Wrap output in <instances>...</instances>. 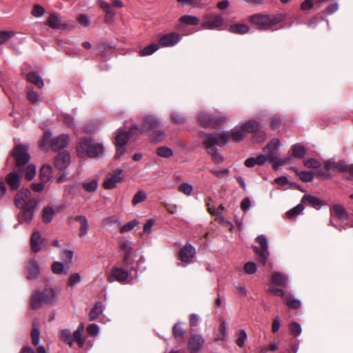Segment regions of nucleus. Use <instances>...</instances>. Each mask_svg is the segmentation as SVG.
Segmentation results:
<instances>
[{"instance_id":"nucleus-1","label":"nucleus","mask_w":353,"mask_h":353,"mask_svg":"<svg viewBox=\"0 0 353 353\" xmlns=\"http://www.w3.org/2000/svg\"><path fill=\"white\" fill-rule=\"evenodd\" d=\"M203 143L205 150L211 157L214 162L220 164L223 161V158L220 155L215 145H222L226 144L230 141V133L228 132H222L216 134H206L201 135Z\"/></svg>"},{"instance_id":"nucleus-2","label":"nucleus","mask_w":353,"mask_h":353,"mask_svg":"<svg viewBox=\"0 0 353 353\" xmlns=\"http://www.w3.org/2000/svg\"><path fill=\"white\" fill-rule=\"evenodd\" d=\"M59 293L49 285H46L43 291L37 290L32 294L30 305L34 310L38 309L42 305H52L55 304L59 298Z\"/></svg>"},{"instance_id":"nucleus-3","label":"nucleus","mask_w":353,"mask_h":353,"mask_svg":"<svg viewBox=\"0 0 353 353\" xmlns=\"http://www.w3.org/2000/svg\"><path fill=\"white\" fill-rule=\"evenodd\" d=\"M77 155L81 158L88 157L90 158L100 157L103 152L102 144L95 142L91 138H84L79 141L77 145Z\"/></svg>"},{"instance_id":"nucleus-4","label":"nucleus","mask_w":353,"mask_h":353,"mask_svg":"<svg viewBox=\"0 0 353 353\" xmlns=\"http://www.w3.org/2000/svg\"><path fill=\"white\" fill-rule=\"evenodd\" d=\"M69 142L70 137L68 134H63L55 137H52V133L46 131L43 133L39 145L43 150H48V147L50 146L52 150L58 151L66 148Z\"/></svg>"},{"instance_id":"nucleus-5","label":"nucleus","mask_w":353,"mask_h":353,"mask_svg":"<svg viewBox=\"0 0 353 353\" xmlns=\"http://www.w3.org/2000/svg\"><path fill=\"white\" fill-rule=\"evenodd\" d=\"M286 18L284 13L276 14H256L250 17V21L256 26H260L262 30L270 29L273 26L282 21Z\"/></svg>"},{"instance_id":"nucleus-6","label":"nucleus","mask_w":353,"mask_h":353,"mask_svg":"<svg viewBox=\"0 0 353 353\" xmlns=\"http://www.w3.org/2000/svg\"><path fill=\"white\" fill-rule=\"evenodd\" d=\"M161 124L160 120L154 115L148 114L144 117L142 125L137 124L132 125L130 130V135L139 134L142 132H153L157 129Z\"/></svg>"},{"instance_id":"nucleus-7","label":"nucleus","mask_w":353,"mask_h":353,"mask_svg":"<svg viewBox=\"0 0 353 353\" xmlns=\"http://www.w3.org/2000/svg\"><path fill=\"white\" fill-rule=\"evenodd\" d=\"M122 267L112 268L110 273L108 276V281L110 283L117 281L121 283H123L128 280L133 269L130 263L124 265L121 263Z\"/></svg>"},{"instance_id":"nucleus-8","label":"nucleus","mask_w":353,"mask_h":353,"mask_svg":"<svg viewBox=\"0 0 353 353\" xmlns=\"http://www.w3.org/2000/svg\"><path fill=\"white\" fill-rule=\"evenodd\" d=\"M14 204L18 208L28 206H38V201L31 196V192L28 189L22 188L14 197Z\"/></svg>"},{"instance_id":"nucleus-9","label":"nucleus","mask_w":353,"mask_h":353,"mask_svg":"<svg viewBox=\"0 0 353 353\" xmlns=\"http://www.w3.org/2000/svg\"><path fill=\"white\" fill-rule=\"evenodd\" d=\"M256 241L261 246V248L253 246L254 251L258 256L257 261L259 263H262L263 265H265L270 255L268 251V240L265 235L261 234L256 237Z\"/></svg>"},{"instance_id":"nucleus-10","label":"nucleus","mask_w":353,"mask_h":353,"mask_svg":"<svg viewBox=\"0 0 353 353\" xmlns=\"http://www.w3.org/2000/svg\"><path fill=\"white\" fill-rule=\"evenodd\" d=\"M224 18L220 14L210 13L203 16V21L201 26L204 29L214 30L220 29L224 24Z\"/></svg>"},{"instance_id":"nucleus-11","label":"nucleus","mask_w":353,"mask_h":353,"mask_svg":"<svg viewBox=\"0 0 353 353\" xmlns=\"http://www.w3.org/2000/svg\"><path fill=\"white\" fill-rule=\"evenodd\" d=\"M26 146L19 145L16 146L12 151V155L14 157L16 166L19 170L26 164L30 160V154Z\"/></svg>"},{"instance_id":"nucleus-12","label":"nucleus","mask_w":353,"mask_h":353,"mask_svg":"<svg viewBox=\"0 0 353 353\" xmlns=\"http://www.w3.org/2000/svg\"><path fill=\"white\" fill-rule=\"evenodd\" d=\"M198 120L203 126H216L225 121L226 117L222 114L213 117L210 114L201 112L199 115Z\"/></svg>"},{"instance_id":"nucleus-13","label":"nucleus","mask_w":353,"mask_h":353,"mask_svg":"<svg viewBox=\"0 0 353 353\" xmlns=\"http://www.w3.org/2000/svg\"><path fill=\"white\" fill-rule=\"evenodd\" d=\"M123 170L117 169L113 171L108 178L103 181V188L106 190H110L116 186V184L123 179Z\"/></svg>"},{"instance_id":"nucleus-14","label":"nucleus","mask_w":353,"mask_h":353,"mask_svg":"<svg viewBox=\"0 0 353 353\" xmlns=\"http://www.w3.org/2000/svg\"><path fill=\"white\" fill-rule=\"evenodd\" d=\"M181 36L176 32L168 33L160 37L159 45L163 47L173 46L181 40Z\"/></svg>"},{"instance_id":"nucleus-15","label":"nucleus","mask_w":353,"mask_h":353,"mask_svg":"<svg viewBox=\"0 0 353 353\" xmlns=\"http://www.w3.org/2000/svg\"><path fill=\"white\" fill-rule=\"evenodd\" d=\"M280 146L281 142L277 139H273L265 146L264 152L270 161H275L276 158H279L277 153Z\"/></svg>"},{"instance_id":"nucleus-16","label":"nucleus","mask_w":353,"mask_h":353,"mask_svg":"<svg viewBox=\"0 0 353 353\" xmlns=\"http://www.w3.org/2000/svg\"><path fill=\"white\" fill-rule=\"evenodd\" d=\"M70 155L68 151L59 152L54 159V165L57 168L62 170L70 164Z\"/></svg>"},{"instance_id":"nucleus-17","label":"nucleus","mask_w":353,"mask_h":353,"mask_svg":"<svg viewBox=\"0 0 353 353\" xmlns=\"http://www.w3.org/2000/svg\"><path fill=\"white\" fill-rule=\"evenodd\" d=\"M37 206H28L20 208L21 212L18 214L19 221L22 223L23 222L30 223L34 217V212Z\"/></svg>"},{"instance_id":"nucleus-18","label":"nucleus","mask_w":353,"mask_h":353,"mask_svg":"<svg viewBox=\"0 0 353 353\" xmlns=\"http://www.w3.org/2000/svg\"><path fill=\"white\" fill-rule=\"evenodd\" d=\"M195 252L196 250L192 245L186 244L180 250L179 259L182 262L186 264H189L191 263L192 259L195 254Z\"/></svg>"},{"instance_id":"nucleus-19","label":"nucleus","mask_w":353,"mask_h":353,"mask_svg":"<svg viewBox=\"0 0 353 353\" xmlns=\"http://www.w3.org/2000/svg\"><path fill=\"white\" fill-rule=\"evenodd\" d=\"M121 250L124 252L123 263L124 265L130 263V259L132 251V242L127 239H120L118 241Z\"/></svg>"},{"instance_id":"nucleus-20","label":"nucleus","mask_w":353,"mask_h":353,"mask_svg":"<svg viewBox=\"0 0 353 353\" xmlns=\"http://www.w3.org/2000/svg\"><path fill=\"white\" fill-rule=\"evenodd\" d=\"M31 249L34 253L39 252L44 245V239L41 238L40 233L36 231L32 233L30 239Z\"/></svg>"},{"instance_id":"nucleus-21","label":"nucleus","mask_w":353,"mask_h":353,"mask_svg":"<svg viewBox=\"0 0 353 353\" xmlns=\"http://www.w3.org/2000/svg\"><path fill=\"white\" fill-rule=\"evenodd\" d=\"M204 344V339L199 334H192L188 341V347L192 352H197Z\"/></svg>"},{"instance_id":"nucleus-22","label":"nucleus","mask_w":353,"mask_h":353,"mask_svg":"<svg viewBox=\"0 0 353 353\" xmlns=\"http://www.w3.org/2000/svg\"><path fill=\"white\" fill-rule=\"evenodd\" d=\"M6 181L12 190H17L21 184L20 176L17 172L9 173L6 177Z\"/></svg>"},{"instance_id":"nucleus-23","label":"nucleus","mask_w":353,"mask_h":353,"mask_svg":"<svg viewBox=\"0 0 353 353\" xmlns=\"http://www.w3.org/2000/svg\"><path fill=\"white\" fill-rule=\"evenodd\" d=\"M28 279H34L37 278L40 274V268L39 263L34 259L30 260L27 264Z\"/></svg>"},{"instance_id":"nucleus-24","label":"nucleus","mask_w":353,"mask_h":353,"mask_svg":"<svg viewBox=\"0 0 353 353\" xmlns=\"http://www.w3.org/2000/svg\"><path fill=\"white\" fill-rule=\"evenodd\" d=\"M260 128V123L255 119H250L241 125V130L248 133H254L259 130Z\"/></svg>"},{"instance_id":"nucleus-25","label":"nucleus","mask_w":353,"mask_h":353,"mask_svg":"<svg viewBox=\"0 0 353 353\" xmlns=\"http://www.w3.org/2000/svg\"><path fill=\"white\" fill-rule=\"evenodd\" d=\"M75 220L80 223L79 236H85L88 233L89 225L87 218L83 215H79L75 217Z\"/></svg>"},{"instance_id":"nucleus-26","label":"nucleus","mask_w":353,"mask_h":353,"mask_svg":"<svg viewBox=\"0 0 353 353\" xmlns=\"http://www.w3.org/2000/svg\"><path fill=\"white\" fill-rule=\"evenodd\" d=\"M288 281V276L281 272H274L272 275V283L282 287H286Z\"/></svg>"},{"instance_id":"nucleus-27","label":"nucleus","mask_w":353,"mask_h":353,"mask_svg":"<svg viewBox=\"0 0 353 353\" xmlns=\"http://www.w3.org/2000/svg\"><path fill=\"white\" fill-rule=\"evenodd\" d=\"M301 202L317 209H319L321 206V200L311 194H305L301 199Z\"/></svg>"},{"instance_id":"nucleus-28","label":"nucleus","mask_w":353,"mask_h":353,"mask_svg":"<svg viewBox=\"0 0 353 353\" xmlns=\"http://www.w3.org/2000/svg\"><path fill=\"white\" fill-rule=\"evenodd\" d=\"M228 30L234 34H244L249 32L250 27L245 23H236L230 26Z\"/></svg>"},{"instance_id":"nucleus-29","label":"nucleus","mask_w":353,"mask_h":353,"mask_svg":"<svg viewBox=\"0 0 353 353\" xmlns=\"http://www.w3.org/2000/svg\"><path fill=\"white\" fill-rule=\"evenodd\" d=\"M46 25L54 29H59L61 28V19L59 14L56 13H52L46 22Z\"/></svg>"},{"instance_id":"nucleus-30","label":"nucleus","mask_w":353,"mask_h":353,"mask_svg":"<svg viewBox=\"0 0 353 353\" xmlns=\"http://www.w3.org/2000/svg\"><path fill=\"white\" fill-rule=\"evenodd\" d=\"M52 168L49 165H44L41 167L39 173L40 180L43 182L49 181L52 176Z\"/></svg>"},{"instance_id":"nucleus-31","label":"nucleus","mask_w":353,"mask_h":353,"mask_svg":"<svg viewBox=\"0 0 353 353\" xmlns=\"http://www.w3.org/2000/svg\"><path fill=\"white\" fill-rule=\"evenodd\" d=\"M228 325L225 320H222L220 323L219 332L216 335V341H224L228 334Z\"/></svg>"},{"instance_id":"nucleus-32","label":"nucleus","mask_w":353,"mask_h":353,"mask_svg":"<svg viewBox=\"0 0 353 353\" xmlns=\"http://www.w3.org/2000/svg\"><path fill=\"white\" fill-rule=\"evenodd\" d=\"M346 164L343 162L327 161L325 165L327 171L339 170L345 172Z\"/></svg>"},{"instance_id":"nucleus-33","label":"nucleus","mask_w":353,"mask_h":353,"mask_svg":"<svg viewBox=\"0 0 353 353\" xmlns=\"http://www.w3.org/2000/svg\"><path fill=\"white\" fill-rule=\"evenodd\" d=\"M104 306L101 301L95 303L94 306L90 310L89 317L91 320L96 319L103 311Z\"/></svg>"},{"instance_id":"nucleus-34","label":"nucleus","mask_w":353,"mask_h":353,"mask_svg":"<svg viewBox=\"0 0 353 353\" xmlns=\"http://www.w3.org/2000/svg\"><path fill=\"white\" fill-rule=\"evenodd\" d=\"M27 79L28 81L34 84L39 88H42L44 86L43 79L35 72H30L27 75Z\"/></svg>"},{"instance_id":"nucleus-35","label":"nucleus","mask_w":353,"mask_h":353,"mask_svg":"<svg viewBox=\"0 0 353 353\" xmlns=\"http://www.w3.org/2000/svg\"><path fill=\"white\" fill-rule=\"evenodd\" d=\"M332 213L335 215L339 220L344 221L347 219V213L340 205H335L332 209Z\"/></svg>"},{"instance_id":"nucleus-36","label":"nucleus","mask_w":353,"mask_h":353,"mask_svg":"<svg viewBox=\"0 0 353 353\" xmlns=\"http://www.w3.org/2000/svg\"><path fill=\"white\" fill-rule=\"evenodd\" d=\"M179 21L185 25L196 26L199 23L200 19L196 16L185 14L180 17Z\"/></svg>"},{"instance_id":"nucleus-37","label":"nucleus","mask_w":353,"mask_h":353,"mask_svg":"<svg viewBox=\"0 0 353 353\" xmlns=\"http://www.w3.org/2000/svg\"><path fill=\"white\" fill-rule=\"evenodd\" d=\"M54 215V210L52 207L48 206L43 208L42 212V220L44 223H48L52 221Z\"/></svg>"},{"instance_id":"nucleus-38","label":"nucleus","mask_w":353,"mask_h":353,"mask_svg":"<svg viewBox=\"0 0 353 353\" xmlns=\"http://www.w3.org/2000/svg\"><path fill=\"white\" fill-rule=\"evenodd\" d=\"M98 181L96 179L86 181L82 183L83 188L88 192H95L98 188Z\"/></svg>"},{"instance_id":"nucleus-39","label":"nucleus","mask_w":353,"mask_h":353,"mask_svg":"<svg viewBox=\"0 0 353 353\" xmlns=\"http://www.w3.org/2000/svg\"><path fill=\"white\" fill-rule=\"evenodd\" d=\"M292 169L296 172L300 179L304 182H311L314 179V173L313 171H303L299 172L295 168H292Z\"/></svg>"},{"instance_id":"nucleus-40","label":"nucleus","mask_w":353,"mask_h":353,"mask_svg":"<svg viewBox=\"0 0 353 353\" xmlns=\"http://www.w3.org/2000/svg\"><path fill=\"white\" fill-rule=\"evenodd\" d=\"M283 300L286 305L290 307L297 309L301 306V301L298 299H294L290 294H285Z\"/></svg>"},{"instance_id":"nucleus-41","label":"nucleus","mask_w":353,"mask_h":353,"mask_svg":"<svg viewBox=\"0 0 353 353\" xmlns=\"http://www.w3.org/2000/svg\"><path fill=\"white\" fill-rule=\"evenodd\" d=\"M129 139V134L124 131L119 130L115 137V144L126 145Z\"/></svg>"},{"instance_id":"nucleus-42","label":"nucleus","mask_w":353,"mask_h":353,"mask_svg":"<svg viewBox=\"0 0 353 353\" xmlns=\"http://www.w3.org/2000/svg\"><path fill=\"white\" fill-rule=\"evenodd\" d=\"M292 154L294 157L301 159L306 153L305 148L300 144H295L292 147Z\"/></svg>"},{"instance_id":"nucleus-43","label":"nucleus","mask_w":353,"mask_h":353,"mask_svg":"<svg viewBox=\"0 0 353 353\" xmlns=\"http://www.w3.org/2000/svg\"><path fill=\"white\" fill-rule=\"evenodd\" d=\"M59 120L70 128H75V121L73 117L68 114H62L59 116Z\"/></svg>"},{"instance_id":"nucleus-44","label":"nucleus","mask_w":353,"mask_h":353,"mask_svg":"<svg viewBox=\"0 0 353 353\" xmlns=\"http://www.w3.org/2000/svg\"><path fill=\"white\" fill-rule=\"evenodd\" d=\"M151 137V142L152 143H159L162 140H163L165 137V132L164 130H154L152 132V134H150Z\"/></svg>"},{"instance_id":"nucleus-45","label":"nucleus","mask_w":353,"mask_h":353,"mask_svg":"<svg viewBox=\"0 0 353 353\" xmlns=\"http://www.w3.org/2000/svg\"><path fill=\"white\" fill-rule=\"evenodd\" d=\"M158 49L159 46L157 43H152L140 50L139 54L141 57L149 56L155 52Z\"/></svg>"},{"instance_id":"nucleus-46","label":"nucleus","mask_w":353,"mask_h":353,"mask_svg":"<svg viewBox=\"0 0 353 353\" xmlns=\"http://www.w3.org/2000/svg\"><path fill=\"white\" fill-rule=\"evenodd\" d=\"M158 156L163 158H169L173 155V150L167 146H161L157 149Z\"/></svg>"},{"instance_id":"nucleus-47","label":"nucleus","mask_w":353,"mask_h":353,"mask_svg":"<svg viewBox=\"0 0 353 353\" xmlns=\"http://www.w3.org/2000/svg\"><path fill=\"white\" fill-rule=\"evenodd\" d=\"M59 337L62 341H63L70 346L72 345L73 339L70 330L64 329L61 330Z\"/></svg>"},{"instance_id":"nucleus-48","label":"nucleus","mask_w":353,"mask_h":353,"mask_svg":"<svg viewBox=\"0 0 353 353\" xmlns=\"http://www.w3.org/2000/svg\"><path fill=\"white\" fill-rule=\"evenodd\" d=\"M147 198V194L143 190H139L134 196L132 203L133 205H136L141 202L145 201Z\"/></svg>"},{"instance_id":"nucleus-49","label":"nucleus","mask_w":353,"mask_h":353,"mask_svg":"<svg viewBox=\"0 0 353 353\" xmlns=\"http://www.w3.org/2000/svg\"><path fill=\"white\" fill-rule=\"evenodd\" d=\"M241 130L233 129L231 132H228L230 133V139L236 142L240 141L245 138V134Z\"/></svg>"},{"instance_id":"nucleus-50","label":"nucleus","mask_w":353,"mask_h":353,"mask_svg":"<svg viewBox=\"0 0 353 353\" xmlns=\"http://www.w3.org/2000/svg\"><path fill=\"white\" fill-rule=\"evenodd\" d=\"M61 257L66 265H70L72 263L73 258V252L63 249L61 252Z\"/></svg>"},{"instance_id":"nucleus-51","label":"nucleus","mask_w":353,"mask_h":353,"mask_svg":"<svg viewBox=\"0 0 353 353\" xmlns=\"http://www.w3.org/2000/svg\"><path fill=\"white\" fill-rule=\"evenodd\" d=\"M289 330L290 334L294 336L300 335L302 331L301 325L295 321L289 324Z\"/></svg>"},{"instance_id":"nucleus-52","label":"nucleus","mask_w":353,"mask_h":353,"mask_svg":"<svg viewBox=\"0 0 353 353\" xmlns=\"http://www.w3.org/2000/svg\"><path fill=\"white\" fill-rule=\"evenodd\" d=\"M237 339L236 340V344L239 347H243L245 344V341L247 339V333L245 330H241L236 332Z\"/></svg>"},{"instance_id":"nucleus-53","label":"nucleus","mask_w":353,"mask_h":353,"mask_svg":"<svg viewBox=\"0 0 353 353\" xmlns=\"http://www.w3.org/2000/svg\"><path fill=\"white\" fill-rule=\"evenodd\" d=\"M32 342L34 345H37L40 341V331L35 327V323H33V327L31 333Z\"/></svg>"},{"instance_id":"nucleus-54","label":"nucleus","mask_w":353,"mask_h":353,"mask_svg":"<svg viewBox=\"0 0 353 353\" xmlns=\"http://www.w3.org/2000/svg\"><path fill=\"white\" fill-rule=\"evenodd\" d=\"M304 210V207L302 203H300L299 205H297L296 207L293 208L292 209H291L290 210H289L288 212H287V216H288V218H293L297 215H299V214H301Z\"/></svg>"},{"instance_id":"nucleus-55","label":"nucleus","mask_w":353,"mask_h":353,"mask_svg":"<svg viewBox=\"0 0 353 353\" xmlns=\"http://www.w3.org/2000/svg\"><path fill=\"white\" fill-rule=\"evenodd\" d=\"M192 190V185L188 183H182L178 186L179 192L184 194L185 195H190Z\"/></svg>"},{"instance_id":"nucleus-56","label":"nucleus","mask_w":353,"mask_h":353,"mask_svg":"<svg viewBox=\"0 0 353 353\" xmlns=\"http://www.w3.org/2000/svg\"><path fill=\"white\" fill-rule=\"evenodd\" d=\"M81 281V277L79 273H73L70 275L68 279V285L71 287H74L79 284Z\"/></svg>"},{"instance_id":"nucleus-57","label":"nucleus","mask_w":353,"mask_h":353,"mask_svg":"<svg viewBox=\"0 0 353 353\" xmlns=\"http://www.w3.org/2000/svg\"><path fill=\"white\" fill-rule=\"evenodd\" d=\"M36 174V167L34 165H29L26 170L25 177L27 180H32Z\"/></svg>"},{"instance_id":"nucleus-58","label":"nucleus","mask_w":353,"mask_h":353,"mask_svg":"<svg viewBox=\"0 0 353 353\" xmlns=\"http://www.w3.org/2000/svg\"><path fill=\"white\" fill-rule=\"evenodd\" d=\"M26 94L28 99L32 103H36L39 101V94L32 88L27 89Z\"/></svg>"},{"instance_id":"nucleus-59","label":"nucleus","mask_w":353,"mask_h":353,"mask_svg":"<svg viewBox=\"0 0 353 353\" xmlns=\"http://www.w3.org/2000/svg\"><path fill=\"white\" fill-rule=\"evenodd\" d=\"M252 139L255 142H262L266 138V133L263 130H261L260 129L253 133Z\"/></svg>"},{"instance_id":"nucleus-60","label":"nucleus","mask_w":353,"mask_h":353,"mask_svg":"<svg viewBox=\"0 0 353 353\" xmlns=\"http://www.w3.org/2000/svg\"><path fill=\"white\" fill-rule=\"evenodd\" d=\"M257 267L254 262H248L244 265V270L248 274H253L256 272Z\"/></svg>"},{"instance_id":"nucleus-61","label":"nucleus","mask_w":353,"mask_h":353,"mask_svg":"<svg viewBox=\"0 0 353 353\" xmlns=\"http://www.w3.org/2000/svg\"><path fill=\"white\" fill-rule=\"evenodd\" d=\"M304 165L310 168H318L321 166V163L315 159L310 158L304 161Z\"/></svg>"},{"instance_id":"nucleus-62","label":"nucleus","mask_w":353,"mask_h":353,"mask_svg":"<svg viewBox=\"0 0 353 353\" xmlns=\"http://www.w3.org/2000/svg\"><path fill=\"white\" fill-rule=\"evenodd\" d=\"M138 223L137 221V220H133V221H131L128 223H127L126 224L123 225L121 228H120V232L121 233H125V232H129L132 230L134 229V228L135 227V225Z\"/></svg>"},{"instance_id":"nucleus-63","label":"nucleus","mask_w":353,"mask_h":353,"mask_svg":"<svg viewBox=\"0 0 353 353\" xmlns=\"http://www.w3.org/2000/svg\"><path fill=\"white\" fill-rule=\"evenodd\" d=\"M82 333L79 330H75L73 333L72 339L76 341L79 347H82L85 343V341L81 338Z\"/></svg>"},{"instance_id":"nucleus-64","label":"nucleus","mask_w":353,"mask_h":353,"mask_svg":"<svg viewBox=\"0 0 353 353\" xmlns=\"http://www.w3.org/2000/svg\"><path fill=\"white\" fill-rule=\"evenodd\" d=\"M44 13V8L39 5H35L32 10V14L35 17H41Z\"/></svg>"}]
</instances>
